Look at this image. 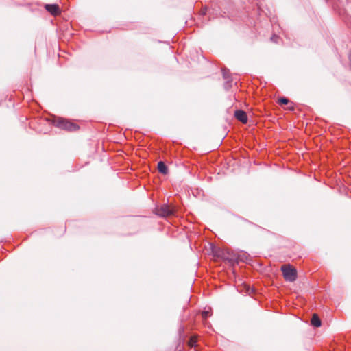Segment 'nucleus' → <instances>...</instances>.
<instances>
[{
    "mask_svg": "<svg viewBox=\"0 0 351 351\" xmlns=\"http://www.w3.org/2000/svg\"><path fill=\"white\" fill-rule=\"evenodd\" d=\"M213 252L214 256L220 257L226 261H228L230 264L234 265L237 263L239 258L235 254H230L229 252H225L219 249H213Z\"/></svg>",
    "mask_w": 351,
    "mask_h": 351,
    "instance_id": "1",
    "label": "nucleus"
},
{
    "mask_svg": "<svg viewBox=\"0 0 351 351\" xmlns=\"http://www.w3.org/2000/svg\"><path fill=\"white\" fill-rule=\"evenodd\" d=\"M281 271L286 281L292 282L296 280L297 270L290 265H283Z\"/></svg>",
    "mask_w": 351,
    "mask_h": 351,
    "instance_id": "2",
    "label": "nucleus"
},
{
    "mask_svg": "<svg viewBox=\"0 0 351 351\" xmlns=\"http://www.w3.org/2000/svg\"><path fill=\"white\" fill-rule=\"evenodd\" d=\"M54 125L60 128L67 131H76L79 129V126L71 121L64 119H59L55 121Z\"/></svg>",
    "mask_w": 351,
    "mask_h": 351,
    "instance_id": "3",
    "label": "nucleus"
},
{
    "mask_svg": "<svg viewBox=\"0 0 351 351\" xmlns=\"http://www.w3.org/2000/svg\"><path fill=\"white\" fill-rule=\"evenodd\" d=\"M173 210L165 204L156 209V214L160 217H168L173 215Z\"/></svg>",
    "mask_w": 351,
    "mask_h": 351,
    "instance_id": "4",
    "label": "nucleus"
},
{
    "mask_svg": "<svg viewBox=\"0 0 351 351\" xmlns=\"http://www.w3.org/2000/svg\"><path fill=\"white\" fill-rule=\"evenodd\" d=\"M45 8L53 16L60 14V9L58 4H46Z\"/></svg>",
    "mask_w": 351,
    "mask_h": 351,
    "instance_id": "5",
    "label": "nucleus"
},
{
    "mask_svg": "<svg viewBox=\"0 0 351 351\" xmlns=\"http://www.w3.org/2000/svg\"><path fill=\"white\" fill-rule=\"evenodd\" d=\"M235 118L243 123L247 122V115L246 112L242 110H237L234 112Z\"/></svg>",
    "mask_w": 351,
    "mask_h": 351,
    "instance_id": "6",
    "label": "nucleus"
},
{
    "mask_svg": "<svg viewBox=\"0 0 351 351\" xmlns=\"http://www.w3.org/2000/svg\"><path fill=\"white\" fill-rule=\"evenodd\" d=\"M158 170L160 173L166 175L168 173V168L164 162L160 161L158 163Z\"/></svg>",
    "mask_w": 351,
    "mask_h": 351,
    "instance_id": "7",
    "label": "nucleus"
},
{
    "mask_svg": "<svg viewBox=\"0 0 351 351\" xmlns=\"http://www.w3.org/2000/svg\"><path fill=\"white\" fill-rule=\"evenodd\" d=\"M311 324L315 327H319L322 324L321 320L319 316L316 314H314L311 319Z\"/></svg>",
    "mask_w": 351,
    "mask_h": 351,
    "instance_id": "8",
    "label": "nucleus"
},
{
    "mask_svg": "<svg viewBox=\"0 0 351 351\" xmlns=\"http://www.w3.org/2000/svg\"><path fill=\"white\" fill-rule=\"evenodd\" d=\"M222 74H223V77L226 80H229V79H231L230 76V73H229V71H227L226 69H222Z\"/></svg>",
    "mask_w": 351,
    "mask_h": 351,
    "instance_id": "9",
    "label": "nucleus"
},
{
    "mask_svg": "<svg viewBox=\"0 0 351 351\" xmlns=\"http://www.w3.org/2000/svg\"><path fill=\"white\" fill-rule=\"evenodd\" d=\"M211 315L210 314V312L209 310L208 311H203L202 313V316L204 319H207L208 317H210Z\"/></svg>",
    "mask_w": 351,
    "mask_h": 351,
    "instance_id": "10",
    "label": "nucleus"
},
{
    "mask_svg": "<svg viewBox=\"0 0 351 351\" xmlns=\"http://www.w3.org/2000/svg\"><path fill=\"white\" fill-rule=\"evenodd\" d=\"M280 104L286 105L289 103V99L285 97H281L278 100Z\"/></svg>",
    "mask_w": 351,
    "mask_h": 351,
    "instance_id": "11",
    "label": "nucleus"
},
{
    "mask_svg": "<svg viewBox=\"0 0 351 351\" xmlns=\"http://www.w3.org/2000/svg\"><path fill=\"white\" fill-rule=\"evenodd\" d=\"M231 83H232V80L231 79H229V80H226L225 84H224V87L226 89H229L230 87H231Z\"/></svg>",
    "mask_w": 351,
    "mask_h": 351,
    "instance_id": "12",
    "label": "nucleus"
},
{
    "mask_svg": "<svg viewBox=\"0 0 351 351\" xmlns=\"http://www.w3.org/2000/svg\"><path fill=\"white\" fill-rule=\"evenodd\" d=\"M196 341H195V339L194 337H191L189 340V345L190 346H195V343Z\"/></svg>",
    "mask_w": 351,
    "mask_h": 351,
    "instance_id": "13",
    "label": "nucleus"
},
{
    "mask_svg": "<svg viewBox=\"0 0 351 351\" xmlns=\"http://www.w3.org/2000/svg\"><path fill=\"white\" fill-rule=\"evenodd\" d=\"M279 39V37L278 36H273L271 38V40L274 42V43H278V40Z\"/></svg>",
    "mask_w": 351,
    "mask_h": 351,
    "instance_id": "14",
    "label": "nucleus"
}]
</instances>
